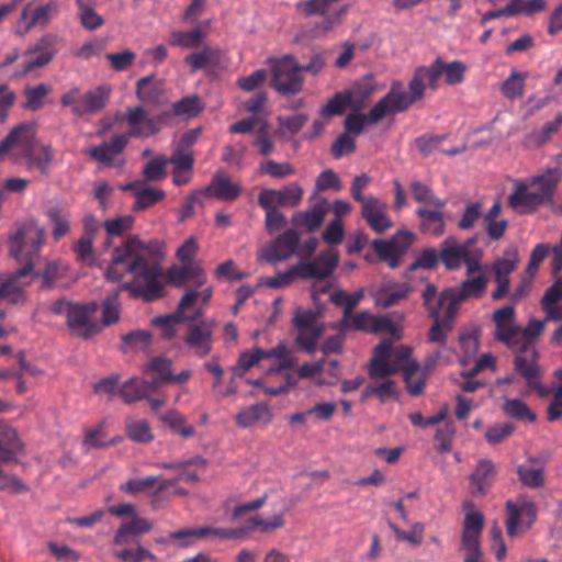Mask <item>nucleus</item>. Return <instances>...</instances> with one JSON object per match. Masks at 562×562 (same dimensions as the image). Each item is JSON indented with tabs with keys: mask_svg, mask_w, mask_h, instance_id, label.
<instances>
[{
	"mask_svg": "<svg viewBox=\"0 0 562 562\" xmlns=\"http://www.w3.org/2000/svg\"><path fill=\"white\" fill-rule=\"evenodd\" d=\"M161 254V244L157 240L143 241L137 235L128 236L125 241L115 247L112 259L105 270V279L111 282L121 281L126 274L143 279L145 284L124 282L119 289L106 296L102 302V316L99 324L109 327L119 322L121 316L120 292L128 291L132 297L143 299L146 302L156 301L164 295V288L159 281L161 268L150 262L148 257Z\"/></svg>",
	"mask_w": 562,
	"mask_h": 562,
	"instance_id": "obj_1",
	"label": "nucleus"
},
{
	"mask_svg": "<svg viewBox=\"0 0 562 562\" xmlns=\"http://www.w3.org/2000/svg\"><path fill=\"white\" fill-rule=\"evenodd\" d=\"M465 71L467 66L462 61L446 63L437 57L429 66L415 69L407 91L401 81H393L390 91L374 105H411L423 100L426 88L437 90L442 76L447 85L456 86L464 80Z\"/></svg>",
	"mask_w": 562,
	"mask_h": 562,
	"instance_id": "obj_2",
	"label": "nucleus"
},
{
	"mask_svg": "<svg viewBox=\"0 0 562 562\" xmlns=\"http://www.w3.org/2000/svg\"><path fill=\"white\" fill-rule=\"evenodd\" d=\"M9 241L10 255L23 266L0 283V300L18 304L25 300L23 289L27 283L21 280L33 272L34 257L44 245V231L34 226H21L9 237Z\"/></svg>",
	"mask_w": 562,
	"mask_h": 562,
	"instance_id": "obj_3",
	"label": "nucleus"
},
{
	"mask_svg": "<svg viewBox=\"0 0 562 562\" xmlns=\"http://www.w3.org/2000/svg\"><path fill=\"white\" fill-rule=\"evenodd\" d=\"M22 155L29 169H35L47 176L54 158L49 146H36L35 128L30 124H20L0 142V161L8 154Z\"/></svg>",
	"mask_w": 562,
	"mask_h": 562,
	"instance_id": "obj_4",
	"label": "nucleus"
},
{
	"mask_svg": "<svg viewBox=\"0 0 562 562\" xmlns=\"http://www.w3.org/2000/svg\"><path fill=\"white\" fill-rule=\"evenodd\" d=\"M202 108H172L157 117L149 119L144 108H131L127 114L128 123L133 126V134L149 136L161 130L164 125H171L173 119L183 115H198Z\"/></svg>",
	"mask_w": 562,
	"mask_h": 562,
	"instance_id": "obj_5",
	"label": "nucleus"
},
{
	"mask_svg": "<svg viewBox=\"0 0 562 562\" xmlns=\"http://www.w3.org/2000/svg\"><path fill=\"white\" fill-rule=\"evenodd\" d=\"M304 78L299 64L292 56H284L272 66L271 86L281 94H295L301 91Z\"/></svg>",
	"mask_w": 562,
	"mask_h": 562,
	"instance_id": "obj_6",
	"label": "nucleus"
},
{
	"mask_svg": "<svg viewBox=\"0 0 562 562\" xmlns=\"http://www.w3.org/2000/svg\"><path fill=\"white\" fill-rule=\"evenodd\" d=\"M99 310L97 302L76 303L67 321V326L72 335L82 339L91 337L102 331V325L95 317Z\"/></svg>",
	"mask_w": 562,
	"mask_h": 562,
	"instance_id": "obj_7",
	"label": "nucleus"
},
{
	"mask_svg": "<svg viewBox=\"0 0 562 562\" xmlns=\"http://www.w3.org/2000/svg\"><path fill=\"white\" fill-rule=\"evenodd\" d=\"M423 304L430 318H457L459 302L451 288L438 292L434 283H428L422 293Z\"/></svg>",
	"mask_w": 562,
	"mask_h": 562,
	"instance_id": "obj_8",
	"label": "nucleus"
},
{
	"mask_svg": "<svg viewBox=\"0 0 562 562\" xmlns=\"http://www.w3.org/2000/svg\"><path fill=\"white\" fill-rule=\"evenodd\" d=\"M383 89L384 86L369 74L356 80L349 89L337 92L325 105H363Z\"/></svg>",
	"mask_w": 562,
	"mask_h": 562,
	"instance_id": "obj_9",
	"label": "nucleus"
},
{
	"mask_svg": "<svg viewBox=\"0 0 562 562\" xmlns=\"http://www.w3.org/2000/svg\"><path fill=\"white\" fill-rule=\"evenodd\" d=\"M278 359L279 367L274 371H281L292 367V361L288 357V350L285 346L279 345L276 348L263 350L261 348H254L251 351H244L238 358V362L233 367V373L235 376L241 378L252 367L258 364L263 359ZM270 371H273L272 369Z\"/></svg>",
	"mask_w": 562,
	"mask_h": 562,
	"instance_id": "obj_10",
	"label": "nucleus"
},
{
	"mask_svg": "<svg viewBox=\"0 0 562 562\" xmlns=\"http://www.w3.org/2000/svg\"><path fill=\"white\" fill-rule=\"evenodd\" d=\"M414 241V234L411 232H400L390 240L374 239L372 248L380 258L385 261L390 268L395 269L401 263V258Z\"/></svg>",
	"mask_w": 562,
	"mask_h": 562,
	"instance_id": "obj_11",
	"label": "nucleus"
},
{
	"mask_svg": "<svg viewBox=\"0 0 562 562\" xmlns=\"http://www.w3.org/2000/svg\"><path fill=\"white\" fill-rule=\"evenodd\" d=\"M519 263V255L516 246H509L504 250L502 258L493 263L496 290L492 293L494 301L504 299L509 291V274L513 273Z\"/></svg>",
	"mask_w": 562,
	"mask_h": 562,
	"instance_id": "obj_12",
	"label": "nucleus"
},
{
	"mask_svg": "<svg viewBox=\"0 0 562 562\" xmlns=\"http://www.w3.org/2000/svg\"><path fill=\"white\" fill-rule=\"evenodd\" d=\"M484 527V517L477 512H468L464 517L462 548L468 552L465 562H480L482 557L480 538Z\"/></svg>",
	"mask_w": 562,
	"mask_h": 562,
	"instance_id": "obj_13",
	"label": "nucleus"
},
{
	"mask_svg": "<svg viewBox=\"0 0 562 562\" xmlns=\"http://www.w3.org/2000/svg\"><path fill=\"white\" fill-rule=\"evenodd\" d=\"M58 36L54 34H45L37 40L35 45L25 52L27 59L24 61L23 71L31 72L49 64L58 52Z\"/></svg>",
	"mask_w": 562,
	"mask_h": 562,
	"instance_id": "obj_14",
	"label": "nucleus"
},
{
	"mask_svg": "<svg viewBox=\"0 0 562 562\" xmlns=\"http://www.w3.org/2000/svg\"><path fill=\"white\" fill-rule=\"evenodd\" d=\"M506 512V531L509 537L517 535L518 525H522L526 529H529L537 517L536 504L526 499H518L517 503L507 501Z\"/></svg>",
	"mask_w": 562,
	"mask_h": 562,
	"instance_id": "obj_15",
	"label": "nucleus"
},
{
	"mask_svg": "<svg viewBox=\"0 0 562 562\" xmlns=\"http://www.w3.org/2000/svg\"><path fill=\"white\" fill-rule=\"evenodd\" d=\"M299 243L297 232L288 229L262 249L261 257L269 263L284 261L295 254Z\"/></svg>",
	"mask_w": 562,
	"mask_h": 562,
	"instance_id": "obj_16",
	"label": "nucleus"
},
{
	"mask_svg": "<svg viewBox=\"0 0 562 562\" xmlns=\"http://www.w3.org/2000/svg\"><path fill=\"white\" fill-rule=\"evenodd\" d=\"M546 322V319L539 321L533 318L528 322L524 329L516 326L507 347L512 349L513 352L519 353H526L531 349H536L535 341L544 331Z\"/></svg>",
	"mask_w": 562,
	"mask_h": 562,
	"instance_id": "obj_17",
	"label": "nucleus"
},
{
	"mask_svg": "<svg viewBox=\"0 0 562 562\" xmlns=\"http://www.w3.org/2000/svg\"><path fill=\"white\" fill-rule=\"evenodd\" d=\"M55 11L56 5L54 3H46L34 8L30 3L26 4L16 21V34L24 36L33 27L37 25H46Z\"/></svg>",
	"mask_w": 562,
	"mask_h": 562,
	"instance_id": "obj_18",
	"label": "nucleus"
},
{
	"mask_svg": "<svg viewBox=\"0 0 562 562\" xmlns=\"http://www.w3.org/2000/svg\"><path fill=\"white\" fill-rule=\"evenodd\" d=\"M299 265H305L310 270L302 272V280H324L328 278L339 263V255L336 250L322 251L314 260L302 259Z\"/></svg>",
	"mask_w": 562,
	"mask_h": 562,
	"instance_id": "obj_19",
	"label": "nucleus"
},
{
	"mask_svg": "<svg viewBox=\"0 0 562 562\" xmlns=\"http://www.w3.org/2000/svg\"><path fill=\"white\" fill-rule=\"evenodd\" d=\"M198 291H188L179 302L178 308L175 314L159 316L154 319V325L162 329V337L165 339H172L176 335L175 325L181 321H191V317H186L183 314L190 310L198 302Z\"/></svg>",
	"mask_w": 562,
	"mask_h": 562,
	"instance_id": "obj_20",
	"label": "nucleus"
},
{
	"mask_svg": "<svg viewBox=\"0 0 562 562\" xmlns=\"http://www.w3.org/2000/svg\"><path fill=\"white\" fill-rule=\"evenodd\" d=\"M387 210L389 205L385 202L370 195V200L362 206L361 216L373 232L383 234L393 227V222L387 216Z\"/></svg>",
	"mask_w": 562,
	"mask_h": 562,
	"instance_id": "obj_21",
	"label": "nucleus"
},
{
	"mask_svg": "<svg viewBox=\"0 0 562 562\" xmlns=\"http://www.w3.org/2000/svg\"><path fill=\"white\" fill-rule=\"evenodd\" d=\"M202 193L221 202H234L241 195L243 187L227 176L215 173Z\"/></svg>",
	"mask_w": 562,
	"mask_h": 562,
	"instance_id": "obj_22",
	"label": "nucleus"
},
{
	"mask_svg": "<svg viewBox=\"0 0 562 562\" xmlns=\"http://www.w3.org/2000/svg\"><path fill=\"white\" fill-rule=\"evenodd\" d=\"M0 461L7 464L19 463V457L25 454L16 430L5 423H0Z\"/></svg>",
	"mask_w": 562,
	"mask_h": 562,
	"instance_id": "obj_23",
	"label": "nucleus"
},
{
	"mask_svg": "<svg viewBox=\"0 0 562 562\" xmlns=\"http://www.w3.org/2000/svg\"><path fill=\"white\" fill-rule=\"evenodd\" d=\"M168 282L177 288H182L191 281L195 288H202L206 283V274L198 263H182L172 266L167 272Z\"/></svg>",
	"mask_w": 562,
	"mask_h": 562,
	"instance_id": "obj_24",
	"label": "nucleus"
},
{
	"mask_svg": "<svg viewBox=\"0 0 562 562\" xmlns=\"http://www.w3.org/2000/svg\"><path fill=\"white\" fill-rule=\"evenodd\" d=\"M475 239L469 238L465 243L459 244L453 237H448L441 243L440 258L447 270L459 269L467 256L469 248L474 245Z\"/></svg>",
	"mask_w": 562,
	"mask_h": 562,
	"instance_id": "obj_25",
	"label": "nucleus"
},
{
	"mask_svg": "<svg viewBox=\"0 0 562 562\" xmlns=\"http://www.w3.org/2000/svg\"><path fill=\"white\" fill-rule=\"evenodd\" d=\"M496 476L495 465L491 460L481 459L470 475V490L474 496L486 495Z\"/></svg>",
	"mask_w": 562,
	"mask_h": 562,
	"instance_id": "obj_26",
	"label": "nucleus"
},
{
	"mask_svg": "<svg viewBox=\"0 0 562 562\" xmlns=\"http://www.w3.org/2000/svg\"><path fill=\"white\" fill-rule=\"evenodd\" d=\"M186 344L198 357L203 358L207 356L213 345L212 325L209 323L191 325L186 337Z\"/></svg>",
	"mask_w": 562,
	"mask_h": 562,
	"instance_id": "obj_27",
	"label": "nucleus"
},
{
	"mask_svg": "<svg viewBox=\"0 0 562 562\" xmlns=\"http://www.w3.org/2000/svg\"><path fill=\"white\" fill-rule=\"evenodd\" d=\"M273 419L271 408L265 403H257L244 407L235 417L236 425L240 428H250L257 424L268 426Z\"/></svg>",
	"mask_w": 562,
	"mask_h": 562,
	"instance_id": "obj_28",
	"label": "nucleus"
},
{
	"mask_svg": "<svg viewBox=\"0 0 562 562\" xmlns=\"http://www.w3.org/2000/svg\"><path fill=\"white\" fill-rule=\"evenodd\" d=\"M153 529V524L146 519L140 517L137 513L131 517V520L122 522L116 530L113 544L114 546H123L130 542L128 537H139L150 532Z\"/></svg>",
	"mask_w": 562,
	"mask_h": 562,
	"instance_id": "obj_29",
	"label": "nucleus"
},
{
	"mask_svg": "<svg viewBox=\"0 0 562 562\" xmlns=\"http://www.w3.org/2000/svg\"><path fill=\"white\" fill-rule=\"evenodd\" d=\"M326 212V201L323 200L305 212H296L292 216V223L295 227L304 228L308 233H314L324 223Z\"/></svg>",
	"mask_w": 562,
	"mask_h": 562,
	"instance_id": "obj_30",
	"label": "nucleus"
},
{
	"mask_svg": "<svg viewBox=\"0 0 562 562\" xmlns=\"http://www.w3.org/2000/svg\"><path fill=\"white\" fill-rule=\"evenodd\" d=\"M508 204L520 213H531L539 205L546 203L535 190L528 191L526 184L518 183L515 191L508 196Z\"/></svg>",
	"mask_w": 562,
	"mask_h": 562,
	"instance_id": "obj_31",
	"label": "nucleus"
},
{
	"mask_svg": "<svg viewBox=\"0 0 562 562\" xmlns=\"http://www.w3.org/2000/svg\"><path fill=\"white\" fill-rule=\"evenodd\" d=\"M165 80L148 76L137 81V95L144 103L156 105L165 103Z\"/></svg>",
	"mask_w": 562,
	"mask_h": 562,
	"instance_id": "obj_32",
	"label": "nucleus"
},
{
	"mask_svg": "<svg viewBox=\"0 0 562 562\" xmlns=\"http://www.w3.org/2000/svg\"><path fill=\"white\" fill-rule=\"evenodd\" d=\"M127 143V135H115L110 142L92 147L89 150V155L97 161L111 164V161L123 151Z\"/></svg>",
	"mask_w": 562,
	"mask_h": 562,
	"instance_id": "obj_33",
	"label": "nucleus"
},
{
	"mask_svg": "<svg viewBox=\"0 0 562 562\" xmlns=\"http://www.w3.org/2000/svg\"><path fill=\"white\" fill-rule=\"evenodd\" d=\"M515 353V371L526 380L527 384L540 378L539 352L537 349H531L526 353Z\"/></svg>",
	"mask_w": 562,
	"mask_h": 562,
	"instance_id": "obj_34",
	"label": "nucleus"
},
{
	"mask_svg": "<svg viewBox=\"0 0 562 562\" xmlns=\"http://www.w3.org/2000/svg\"><path fill=\"white\" fill-rule=\"evenodd\" d=\"M493 319L495 322V338L506 346L510 339L512 334H514V319H515V310L513 306H504L493 314Z\"/></svg>",
	"mask_w": 562,
	"mask_h": 562,
	"instance_id": "obj_35",
	"label": "nucleus"
},
{
	"mask_svg": "<svg viewBox=\"0 0 562 562\" xmlns=\"http://www.w3.org/2000/svg\"><path fill=\"white\" fill-rule=\"evenodd\" d=\"M222 50L218 47L205 46L201 52L192 53L186 57L191 71L195 72L209 66H218L222 61Z\"/></svg>",
	"mask_w": 562,
	"mask_h": 562,
	"instance_id": "obj_36",
	"label": "nucleus"
},
{
	"mask_svg": "<svg viewBox=\"0 0 562 562\" xmlns=\"http://www.w3.org/2000/svg\"><path fill=\"white\" fill-rule=\"evenodd\" d=\"M416 214L422 221L420 227L424 233L435 237H439L445 234L446 224L443 214L440 210L419 207L416 210Z\"/></svg>",
	"mask_w": 562,
	"mask_h": 562,
	"instance_id": "obj_37",
	"label": "nucleus"
},
{
	"mask_svg": "<svg viewBox=\"0 0 562 562\" xmlns=\"http://www.w3.org/2000/svg\"><path fill=\"white\" fill-rule=\"evenodd\" d=\"M124 190H133L136 199L135 210H146L165 198V192L159 189L143 187L138 182L126 184Z\"/></svg>",
	"mask_w": 562,
	"mask_h": 562,
	"instance_id": "obj_38",
	"label": "nucleus"
},
{
	"mask_svg": "<svg viewBox=\"0 0 562 562\" xmlns=\"http://www.w3.org/2000/svg\"><path fill=\"white\" fill-rule=\"evenodd\" d=\"M561 173L559 169H548L544 173L532 178L531 186L537 187V192L544 203H550L559 183Z\"/></svg>",
	"mask_w": 562,
	"mask_h": 562,
	"instance_id": "obj_39",
	"label": "nucleus"
},
{
	"mask_svg": "<svg viewBox=\"0 0 562 562\" xmlns=\"http://www.w3.org/2000/svg\"><path fill=\"white\" fill-rule=\"evenodd\" d=\"M487 286V279L484 276L472 278L463 281L460 286L451 288L456 294V297L461 304L470 297H481Z\"/></svg>",
	"mask_w": 562,
	"mask_h": 562,
	"instance_id": "obj_40",
	"label": "nucleus"
},
{
	"mask_svg": "<svg viewBox=\"0 0 562 562\" xmlns=\"http://www.w3.org/2000/svg\"><path fill=\"white\" fill-rule=\"evenodd\" d=\"M46 216L52 224V236L57 241L70 232V214L58 206L47 210Z\"/></svg>",
	"mask_w": 562,
	"mask_h": 562,
	"instance_id": "obj_41",
	"label": "nucleus"
},
{
	"mask_svg": "<svg viewBox=\"0 0 562 562\" xmlns=\"http://www.w3.org/2000/svg\"><path fill=\"white\" fill-rule=\"evenodd\" d=\"M206 37V33L200 27L191 31H172L169 37V44L181 48H198Z\"/></svg>",
	"mask_w": 562,
	"mask_h": 562,
	"instance_id": "obj_42",
	"label": "nucleus"
},
{
	"mask_svg": "<svg viewBox=\"0 0 562 562\" xmlns=\"http://www.w3.org/2000/svg\"><path fill=\"white\" fill-rule=\"evenodd\" d=\"M404 374V381L407 392L413 396H419L425 391L426 378L424 373L415 379L419 372V363L417 361H409L406 366L401 368Z\"/></svg>",
	"mask_w": 562,
	"mask_h": 562,
	"instance_id": "obj_43",
	"label": "nucleus"
},
{
	"mask_svg": "<svg viewBox=\"0 0 562 562\" xmlns=\"http://www.w3.org/2000/svg\"><path fill=\"white\" fill-rule=\"evenodd\" d=\"M562 125V115L559 114L552 122H548L539 131L528 134L525 138L527 147H539L547 143Z\"/></svg>",
	"mask_w": 562,
	"mask_h": 562,
	"instance_id": "obj_44",
	"label": "nucleus"
},
{
	"mask_svg": "<svg viewBox=\"0 0 562 562\" xmlns=\"http://www.w3.org/2000/svg\"><path fill=\"white\" fill-rule=\"evenodd\" d=\"M144 387H146V385H143L140 379L132 378L120 386L119 395L125 404H133L147 398Z\"/></svg>",
	"mask_w": 562,
	"mask_h": 562,
	"instance_id": "obj_45",
	"label": "nucleus"
},
{
	"mask_svg": "<svg viewBox=\"0 0 562 562\" xmlns=\"http://www.w3.org/2000/svg\"><path fill=\"white\" fill-rule=\"evenodd\" d=\"M126 432L130 439L140 443L150 442L154 439L149 424L145 419L127 418Z\"/></svg>",
	"mask_w": 562,
	"mask_h": 562,
	"instance_id": "obj_46",
	"label": "nucleus"
},
{
	"mask_svg": "<svg viewBox=\"0 0 562 562\" xmlns=\"http://www.w3.org/2000/svg\"><path fill=\"white\" fill-rule=\"evenodd\" d=\"M434 323L428 331V340L434 344L445 346L448 339V334L454 326L456 318L441 317L432 318Z\"/></svg>",
	"mask_w": 562,
	"mask_h": 562,
	"instance_id": "obj_47",
	"label": "nucleus"
},
{
	"mask_svg": "<svg viewBox=\"0 0 562 562\" xmlns=\"http://www.w3.org/2000/svg\"><path fill=\"white\" fill-rule=\"evenodd\" d=\"M134 217L132 215L119 216L104 222V229L108 235L105 247H110L111 238L123 236L133 228Z\"/></svg>",
	"mask_w": 562,
	"mask_h": 562,
	"instance_id": "obj_48",
	"label": "nucleus"
},
{
	"mask_svg": "<svg viewBox=\"0 0 562 562\" xmlns=\"http://www.w3.org/2000/svg\"><path fill=\"white\" fill-rule=\"evenodd\" d=\"M389 528L395 533V537L400 541H406L414 547H418L423 543L425 535V526L422 522H415L412 525L411 530L404 531L394 522H387Z\"/></svg>",
	"mask_w": 562,
	"mask_h": 562,
	"instance_id": "obj_49",
	"label": "nucleus"
},
{
	"mask_svg": "<svg viewBox=\"0 0 562 562\" xmlns=\"http://www.w3.org/2000/svg\"><path fill=\"white\" fill-rule=\"evenodd\" d=\"M503 411L507 416L516 420L533 423L537 419V415L528 407V405L518 398L506 400Z\"/></svg>",
	"mask_w": 562,
	"mask_h": 562,
	"instance_id": "obj_50",
	"label": "nucleus"
},
{
	"mask_svg": "<svg viewBox=\"0 0 562 562\" xmlns=\"http://www.w3.org/2000/svg\"><path fill=\"white\" fill-rule=\"evenodd\" d=\"M411 190L415 201L418 203H427L438 209L446 206V201L436 196L431 188L420 181H413Z\"/></svg>",
	"mask_w": 562,
	"mask_h": 562,
	"instance_id": "obj_51",
	"label": "nucleus"
},
{
	"mask_svg": "<svg viewBox=\"0 0 562 562\" xmlns=\"http://www.w3.org/2000/svg\"><path fill=\"white\" fill-rule=\"evenodd\" d=\"M296 329V344L300 347H302L307 353H314L317 347V341L324 333V327L322 326Z\"/></svg>",
	"mask_w": 562,
	"mask_h": 562,
	"instance_id": "obj_52",
	"label": "nucleus"
},
{
	"mask_svg": "<svg viewBox=\"0 0 562 562\" xmlns=\"http://www.w3.org/2000/svg\"><path fill=\"white\" fill-rule=\"evenodd\" d=\"M306 270H310L307 266L296 263L289 270L280 272L274 278H271L267 284L272 289L285 288L299 279L302 280V272Z\"/></svg>",
	"mask_w": 562,
	"mask_h": 562,
	"instance_id": "obj_53",
	"label": "nucleus"
},
{
	"mask_svg": "<svg viewBox=\"0 0 562 562\" xmlns=\"http://www.w3.org/2000/svg\"><path fill=\"white\" fill-rule=\"evenodd\" d=\"M162 420L170 427L173 434H177L184 439H188L194 435V428L187 424L186 417L179 412H168L162 417Z\"/></svg>",
	"mask_w": 562,
	"mask_h": 562,
	"instance_id": "obj_54",
	"label": "nucleus"
},
{
	"mask_svg": "<svg viewBox=\"0 0 562 562\" xmlns=\"http://www.w3.org/2000/svg\"><path fill=\"white\" fill-rule=\"evenodd\" d=\"M396 321L391 315L374 316L373 334L389 333L396 339L401 338L398 322L403 321V315L400 313L395 314Z\"/></svg>",
	"mask_w": 562,
	"mask_h": 562,
	"instance_id": "obj_55",
	"label": "nucleus"
},
{
	"mask_svg": "<svg viewBox=\"0 0 562 562\" xmlns=\"http://www.w3.org/2000/svg\"><path fill=\"white\" fill-rule=\"evenodd\" d=\"M159 480H160V476H154V475L146 476L143 479H137V480H128L124 484L120 485V491L125 494L136 496L140 493L149 492V490L153 488L154 485L159 482Z\"/></svg>",
	"mask_w": 562,
	"mask_h": 562,
	"instance_id": "obj_56",
	"label": "nucleus"
},
{
	"mask_svg": "<svg viewBox=\"0 0 562 562\" xmlns=\"http://www.w3.org/2000/svg\"><path fill=\"white\" fill-rule=\"evenodd\" d=\"M170 539H173V546L178 549H188L193 547L199 539H202L200 527L183 528L170 532Z\"/></svg>",
	"mask_w": 562,
	"mask_h": 562,
	"instance_id": "obj_57",
	"label": "nucleus"
},
{
	"mask_svg": "<svg viewBox=\"0 0 562 562\" xmlns=\"http://www.w3.org/2000/svg\"><path fill=\"white\" fill-rule=\"evenodd\" d=\"M517 474L522 484L531 488L540 487L544 483V473L540 468L521 464L517 468Z\"/></svg>",
	"mask_w": 562,
	"mask_h": 562,
	"instance_id": "obj_58",
	"label": "nucleus"
},
{
	"mask_svg": "<svg viewBox=\"0 0 562 562\" xmlns=\"http://www.w3.org/2000/svg\"><path fill=\"white\" fill-rule=\"evenodd\" d=\"M439 262H441L440 251L432 247H427L419 251L415 262L411 266V270L418 268L434 270L438 267Z\"/></svg>",
	"mask_w": 562,
	"mask_h": 562,
	"instance_id": "obj_59",
	"label": "nucleus"
},
{
	"mask_svg": "<svg viewBox=\"0 0 562 562\" xmlns=\"http://www.w3.org/2000/svg\"><path fill=\"white\" fill-rule=\"evenodd\" d=\"M68 271V266L60 261H53L46 265L42 272L43 285L47 289H53L55 283L65 277Z\"/></svg>",
	"mask_w": 562,
	"mask_h": 562,
	"instance_id": "obj_60",
	"label": "nucleus"
},
{
	"mask_svg": "<svg viewBox=\"0 0 562 562\" xmlns=\"http://www.w3.org/2000/svg\"><path fill=\"white\" fill-rule=\"evenodd\" d=\"M278 195L281 207H295L303 199V189L296 183H291L278 190Z\"/></svg>",
	"mask_w": 562,
	"mask_h": 562,
	"instance_id": "obj_61",
	"label": "nucleus"
},
{
	"mask_svg": "<svg viewBox=\"0 0 562 562\" xmlns=\"http://www.w3.org/2000/svg\"><path fill=\"white\" fill-rule=\"evenodd\" d=\"M483 215V204L481 202L469 203L458 223L462 231H469Z\"/></svg>",
	"mask_w": 562,
	"mask_h": 562,
	"instance_id": "obj_62",
	"label": "nucleus"
},
{
	"mask_svg": "<svg viewBox=\"0 0 562 562\" xmlns=\"http://www.w3.org/2000/svg\"><path fill=\"white\" fill-rule=\"evenodd\" d=\"M74 252L76 254L77 260L92 266L95 261L93 240L80 237L74 243Z\"/></svg>",
	"mask_w": 562,
	"mask_h": 562,
	"instance_id": "obj_63",
	"label": "nucleus"
},
{
	"mask_svg": "<svg viewBox=\"0 0 562 562\" xmlns=\"http://www.w3.org/2000/svg\"><path fill=\"white\" fill-rule=\"evenodd\" d=\"M168 164L173 165V172H191L194 166V157L191 151L175 148Z\"/></svg>",
	"mask_w": 562,
	"mask_h": 562,
	"instance_id": "obj_64",
	"label": "nucleus"
}]
</instances>
